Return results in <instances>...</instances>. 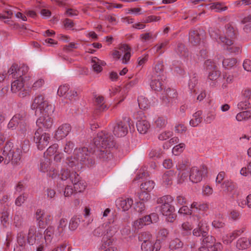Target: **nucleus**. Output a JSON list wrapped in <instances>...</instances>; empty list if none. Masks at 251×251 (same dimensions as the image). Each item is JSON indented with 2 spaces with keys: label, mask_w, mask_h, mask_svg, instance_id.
I'll return each mask as SVG.
<instances>
[{
  "label": "nucleus",
  "mask_w": 251,
  "mask_h": 251,
  "mask_svg": "<svg viewBox=\"0 0 251 251\" xmlns=\"http://www.w3.org/2000/svg\"><path fill=\"white\" fill-rule=\"evenodd\" d=\"M95 163L92 157L89 155L88 149L86 148H76L73 154L67 157L63 168L59 174L60 178L62 180H69L71 182L78 180V175L75 172L82 168L83 165L91 167Z\"/></svg>",
  "instance_id": "f257e3e1"
},
{
  "label": "nucleus",
  "mask_w": 251,
  "mask_h": 251,
  "mask_svg": "<svg viewBox=\"0 0 251 251\" xmlns=\"http://www.w3.org/2000/svg\"><path fill=\"white\" fill-rule=\"evenodd\" d=\"M31 108L35 110L36 114L39 113L42 115L36 121V125L40 128L48 129L52 127L53 120L50 115L53 113L55 108L45 99L44 96L39 95L35 97Z\"/></svg>",
  "instance_id": "f03ea898"
},
{
  "label": "nucleus",
  "mask_w": 251,
  "mask_h": 251,
  "mask_svg": "<svg viewBox=\"0 0 251 251\" xmlns=\"http://www.w3.org/2000/svg\"><path fill=\"white\" fill-rule=\"evenodd\" d=\"M28 149V140L24 141L23 145L20 147L14 146L11 142H7L3 150L0 148V164L3 162L4 164H8L11 162L14 166L19 165L21 159V150L26 152Z\"/></svg>",
  "instance_id": "7ed1b4c3"
},
{
  "label": "nucleus",
  "mask_w": 251,
  "mask_h": 251,
  "mask_svg": "<svg viewBox=\"0 0 251 251\" xmlns=\"http://www.w3.org/2000/svg\"><path fill=\"white\" fill-rule=\"evenodd\" d=\"M94 145L100 152V157L104 159H110L112 157L110 148L114 146L113 137L105 131L98 133L97 137L93 139Z\"/></svg>",
  "instance_id": "20e7f679"
},
{
  "label": "nucleus",
  "mask_w": 251,
  "mask_h": 251,
  "mask_svg": "<svg viewBox=\"0 0 251 251\" xmlns=\"http://www.w3.org/2000/svg\"><path fill=\"white\" fill-rule=\"evenodd\" d=\"M235 34V31L233 27L230 25H227L224 36H219L215 31L210 32L211 37L215 39L218 43H222L223 45L226 46V50L229 52L238 53L240 51V48L239 46L233 45Z\"/></svg>",
  "instance_id": "39448f33"
},
{
  "label": "nucleus",
  "mask_w": 251,
  "mask_h": 251,
  "mask_svg": "<svg viewBox=\"0 0 251 251\" xmlns=\"http://www.w3.org/2000/svg\"><path fill=\"white\" fill-rule=\"evenodd\" d=\"M43 238L42 232L40 230L37 231L35 226H32L28 229L27 236L23 231L18 232L17 236V241L20 246L24 247L26 242L30 245H33Z\"/></svg>",
  "instance_id": "423d86ee"
},
{
  "label": "nucleus",
  "mask_w": 251,
  "mask_h": 251,
  "mask_svg": "<svg viewBox=\"0 0 251 251\" xmlns=\"http://www.w3.org/2000/svg\"><path fill=\"white\" fill-rule=\"evenodd\" d=\"M24 113L15 114L9 121L7 127L14 129L17 128V133L21 137H24L26 133L27 125Z\"/></svg>",
  "instance_id": "0eeeda50"
},
{
  "label": "nucleus",
  "mask_w": 251,
  "mask_h": 251,
  "mask_svg": "<svg viewBox=\"0 0 251 251\" xmlns=\"http://www.w3.org/2000/svg\"><path fill=\"white\" fill-rule=\"evenodd\" d=\"M105 230L104 237L102 238L103 247L106 248L113 243V236L118 230L120 226L119 222L114 217L109 219L108 222L103 224Z\"/></svg>",
  "instance_id": "6e6552de"
},
{
  "label": "nucleus",
  "mask_w": 251,
  "mask_h": 251,
  "mask_svg": "<svg viewBox=\"0 0 251 251\" xmlns=\"http://www.w3.org/2000/svg\"><path fill=\"white\" fill-rule=\"evenodd\" d=\"M173 201V198L170 195L164 196L157 200L158 203L162 204L161 212L163 215H168L174 212V207L170 204Z\"/></svg>",
  "instance_id": "1a4fd4ad"
},
{
  "label": "nucleus",
  "mask_w": 251,
  "mask_h": 251,
  "mask_svg": "<svg viewBox=\"0 0 251 251\" xmlns=\"http://www.w3.org/2000/svg\"><path fill=\"white\" fill-rule=\"evenodd\" d=\"M50 139V135L49 133L42 132L40 129L37 130L34 134V141L40 150H43L47 146Z\"/></svg>",
  "instance_id": "9d476101"
},
{
  "label": "nucleus",
  "mask_w": 251,
  "mask_h": 251,
  "mask_svg": "<svg viewBox=\"0 0 251 251\" xmlns=\"http://www.w3.org/2000/svg\"><path fill=\"white\" fill-rule=\"evenodd\" d=\"M51 158L46 157L41 160L39 169L43 173H46L47 175L52 178H54L57 176V171L51 163Z\"/></svg>",
  "instance_id": "9b49d317"
},
{
  "label": "nucleus",
  "mask_w": 251,
  "mask_h": 251,
  "mask_svg": "<svg viewBox=\"0 0 251 251\" xmlns=\"http://www.w3.org/2000/svg\"><path fill=\"white\" fill-rule=\"evenodd\" d=\"M25 81L23 78H17L11 83V91L12 93H17L20 97L24 98L29 95L28 90L24 88V82Z\"/></svg>",
  "instance_id": "f8f14e48"
},
{
  "label": "nucleus",
  "mask_w": 251,
  "mask_h": 251,
  "mask_svg": "<svg viewBox=\"0 0 251 251\" xmlns=\"http://www.w3.org/2000/svg\"><path fill=\"white\" fill-rule=\"evenodd\" d=\"M35 219L38 222L39 228H43L50 223L52 218L50 214L46 213L44 210L37 209L35 213Z\"/></svg>",
  "instance_id": "ddd939ff"
},
{
  "label": "nucleus",
  "mask_w": 251,
  "mask_h": 251,
  "mask_svg": "<svg viewBox=\"0 0 251 251\" xmlns=\"http://www.w3.org/2000/svg\"><path fill=\"white\" fill-rule=\"evenodd\" d=\"M128 126L127 121L117 122L113 126V133L114 135L118 137L125 136L128 132Z\"/></svg>",
  "instance_id": "4468645a"
},
{
  "label": "nucleus",
  "mask_w": 251,
  "mask_h": 251,
  "mask_svg": "<svg viewBox=\"0 0 251 251\" xmlns=\"http://www.w3.org/2000/svg\"><path fill=\"white\" fill-rule=\"evenodd\" d=\"M203 37L202 31L191 30L189 32V42L192 46H201Z\"/></svg>",
  "instance_id": "2eb2a0df"
},
{
  "label": "nucleus",
  "mask_w": 251,
  "mask_h": 251,
  "mask_svg": "<svg viewBox=\"0 0 251 251\" xmlns=\"http://www.w3.org/2000/svg\"><path fill=\"white\" fill-rule=\"evenodd\" d=\"M177 94L176 91L170 88L167 89L162 97V101L164 104L170 106L176 103Z\"/></svg>",
  "instance_id": "dca6fc26"
},
{
  "label": "nucleus",
  "mask_w": 251,
  "mask_h": 251,
  "mask_svg": "<svg viewBox=\"0 0 251 251\" xmlns=\"http://www.w3.org/2000/svg\"><path fill=\"white\" fill-rule=\"evenodd\" d=\"M205 170L203 167H193L190 172L189 179L193 183H198L202 180Z\"/></svg>",
  "instance_id": "f3484780"
},
{
  "label": "nucleus",
  "mask_w": 251,
  "mask_h": 251,
  "mask_svg": "<svg viewBox=\"0 0 251 251\" xmlns=\"http://www.w3.org/2000/svg\"><path fill=\"white\" fill-rule=\"evenodd\" d=\"M245 230V227L234 230L233 232L223 235L222 242L226 245L230 244L235 238L241 235Z\"/></svg>",
  "instance_id": "a211bd4d"
},
{
  "label": "nucleus",
  "mask_w": 251,
  "mask_h": 251,
  "mask_svg": "<svg viewBox=\"0 0 251 251\" xmlns=\"http://www.w3.org/2000/svg\"><path fill=\"white\" fill-rule=\"evenodd\" d=\"M191 210L194 212V216H196L198 220L201 218V216L198 215L201 212L206 211L208 208V205L205 203L193 202L191 205Z\"/></svg>",
  "instance_id": "6ab92c4d"
},
{
  "label": "nucleus",
  "mask_w": 251,
  "mask_h": 251,
  "mask_svg": "<svg viewBox=\"0 0 251 251\" xmlns=\"http://www.w3.org/2000/svg\"><path fill=\"white\" fill-rule=\"evenodd\" d=\"M71 130V126L69 124H63L59 126L56 130L54 138L57 140H61L67 136Z\"/></svg>",
  "instance_id": "aec40b11"
},
{
  "label": "nucleus",
  "mask_w": 251,
  "mask_h": 251,
  "mask_svg": "<svg viewBox=\"0 0 251 251\" xmlns=\"http://www.w3.org/2000/svg\"><path fill=\"white\" fill-rule=\"evenodd\" d=\"M161 247L159 239H154L151 242H146V243L141 245V249L142 251H158Z\"/></svg>",
  "instance_id": "412c9836"
},
{
  "label": "nucleus",
  "mask_w": 251,
  "mask_h": 251,
  "mask_svg": "<svg viewBox=\"0 0 251 251\" xmlns=\"http://www.w3.org/2000/svg\"><path fill=\"white\" fill-rule=\"evenodd\" d=\"M13 14H15V16L17 18L21 19L23 21H26V16L24 15L22 13L20 12L16 13L11 9H7L4 12V13L0 14V20L4 21V22L6 23L8 21V19L11 18V16Z\"/></svg>",
  "instance_id": "4be33fe9"
},
{
  "label": "nucleus",
  "mask_w": 251,
  "mask_h": 251,
  "mask_svg": "<svg viewBox=\"0 0 251 251\" xmlns=\"http://www.w3.org/2000/svg\"><path fill=\"white\" fill-rule=\"evenodd\" d=\"M136 127L140 133L145 134L150 129L151 124L145 117H141L136 123Z\"/></svg>",
  "instance_id": "5701e85b"
},
{
  "label": "nucleus",
  "mask_w": 251,
  "mask_h": 251,
  "mask_svg": "<svg viewBox=\"0 0 251 251\" xmlns=\"http://www.w3.org/2000/svg\"><path fill=\"white\" fill-rule=\"evenodd\" d=\"M119 50L120 53V55L122 56L123 55L122 62L125 64L127 63L131 56V49L130 47L126 44L121 45L119 48Z\"/></svg>",
  "instance_id": "b1692460"
},
{
  "label": "nucleus",
  "mask_w": 251,
  "mask_h": 251,
  "mask_svg": "<svg viewBox=\"0 0 251 251\" xmlns=\"http://www.w3.org/2000/svg\"><path fill=\"white\" fill-rule=\"evenodd\" d=\"M150 86L151 88L155 91H160L163 88L162 77H157L155 75H151Z\"/></svg>",
  "instance_id": "393cba45"
},
{
  "label": "nucleus",
  "mask_w": 251,
  "mask_h": 251,
  "mask_svg": "<svg viewBox=\"0 0 251 251\" xmlns=\"http://www.w3.org/2000/svg\"><path fill=\"white\" fill-rule=\"evenodd\" d=\"M29 71L28 67L25 65H22L19 67H18V70L16 74H14V76L16 78H23L25 81L28 80L29 78L27 73Z\"/></svg>",
  "instance_id": "a878e982"
},
{
  "label": "nucleus",
  "mask_w": 251,
  "mask_h": 251,
  "mask_svg": "<svg viewBox=\"0 0 251 251\" xmlns=\"http://www.w3.org/2000/svg\"><path fill=\"white\" fill-rule=\"evenodd\" d=\"M91 64L93 70L96 73H99L102 70V67L106 65V63L96 57H93L91 59Z\"/></svg>",
  "instance_id": "bb28decb"
},
{
  "label": "nucleus",
  "mask_w": 251,
  "mask_h": 251,
  "mask_svg": "<svg viewBox=\"0 0 251 251\" xmlns=\"http://www.w3.org/2000/svg\"><path fill=\"white\" fill-rule=\"evenodd\" d=\"M133 204V200L131 199L119 200L117 201V204L119 208H121L123 211L128 210Z\"/></svg>",
  "instance_id": "cd10ccee"
},
{
  "label": "nucleus",
  "mask_w": 251,
  "mask_h": 251,
  "mask_svg": "<svg viewBox=\"0 0 251 251\" xmlns=\"http://www.w3.org/2000/svg\"><path fill=\"white\" fill-rule=\"evenodd\" d=\"M157 33L152 31L146 32L140 35V39L143 43L151 42L156 38Z\"/></svg>",
  "instance_id": "c85d7f7f"
},
{
  "label": "nucleus",
  "mask_w": 251,
  "mask_h": 251,
  "mask_svg": "<svg viewBox=\"0 0 251 251\" xmlns=\"http://www.w3.org/2000/svg\"><path fill=\"white\" fill-rule=\"evenodd\" d=\"M154 239L153 235L148 231L142 232L138 234V240L141 243V245L151 242Z\"/></svg>",
  "instance_id": "c756f323"
},
{
  "label": "nucleus",
  "mask_w": 251,
  "mask_h": 251,
  "mask_svg": "<svg viewBox=\"0 0 251 251\" xmlns=\"http://www.w3.org/2000/svg\"><path fill=\"white\" fill-rule=\"evenodd\" d=\"M150 218L148 216H144L142 218H140L135 221L133 223V226L135 229H140L142 228L144 226L150 225Z\"/></svg>",
  "instance_id": "7c9ffc66"
},
{
  "label": "nucleus",
  "mask_w": 251,
  "mask_h": 251,
  "mask_svg": "<svg viewBox=\"0 0 251 251\" xmlns=\"http://www.w3.org/2000/svg\"><path fill=\"white\" fill-rule=\"evenodd\" d=\"M175 176L174 171H168L166 172L162 176V182L164 185H170L173 183Z\"/></svg>",
  "instance_id": "2f4dec72"
},
{
  "label": "nucleus",
  "mask_w": 251,
  "mask_h": 251,
  "mask_svg": "<svg viewBox=\"0 0 251 251\" xmlns=\"http://www.w3.org/2000/svg\"><path fill=\"white\" fill-rule=\"evenodd\" d=\"M202 111H198L193 114L192 118L190 120L189 124L193 127L197 126L202 121Z\"/></svg>",
  "instance_id": "473e14b6"
},
{
  "label": "nucleus",
  "mask_w": 251,
  "mask_h": 251,
  "mask_svg": "<svg viewBox=\"0 0 251 251\" xmlns=\"http://www.w3.org/2000/svg\"><path fill=\"white\" fill-rule=\"evenodd\" d=\"M251 245V242L246 237H241L236 241V248L239 250L246 249Z\"/></svg>",
  "instance_id": "72a5a7b5"
},
{
  "label": "nucleus",
  "mask_w": 251,
  "mask_h": 251,
  "mask_svg": "<svg viewBox=\"0 0 251 251\" xmlns=\"http://www.w3.org/2000/svg\"><path fill=\"white\" fill-rule=\"evenodd\" d=\"M74 184L75 191L78 192H81L85 190L86 183V182L80 179V177L78 176V180H75L74 179V182H72Z\"/></svg>",
  "instance_id": "f704fd0d"
},
{
  "label": "nucleus",
  "mask_w": 251,
  "mask_h": 251,
  "mask_svg": "<svg viewBox=\"0 0 251 251\" xmlns=\"http://www.w3.org/2000/svg\"><path fill=\"white\" fill-rule=\"evenodd\" d=\"M169 42V40H165L160 44L156 45L149 51L151 53H152L153 52L154 53H159V54H162L164 52L162 49H164L167 46Z\"/></svg>",
  "instance_id": "c9c22d12"
},
{
  "label": "nucleus",
  "mask_w": 251,
  "mask_h": 251,
  "mask_svg": "<svg viewBox=\"0 0 251 251\" xmlns=\"http://www.w3.org/2000/svg\"><path fill=\"white\" fill-rule=\"evenodd\" d=\"M54 233H55V231L52 226H49L45 230L43 239L46 244L51 242Z\"/></svg>",
  "instance_id": "e433bc0d"
},
{
  "label": "nucleus",
  "mask_w": 251,
  "mask_h": 251,
  "mask_svg": "<svg viewBox=\"0 0 251 251\" xmlns=\"http://www.w3.org/2000/svg\"><path fill=\"white\" fill-rule=\"evenodd\" d=\"M67 223L68 221L67 219L64 218L61 219L59 221L57 229L55 231V234L56 235H60L63 233L66 229Z\"/></svg>",
  "instance_id": "4c0bfd02"
},
{
  "label": "nucleus",
  "mask_w": 251,
  "mask_h": 251,
  "mask_svg": "<svg viewBox=\"0 0 251 251\" xmlns=\"http://www.w3.org/2000/svg\"><path fill=\"white\" fill-rule=\"evenodd\" d=\"M163 71V64L162 61H159L154 67V72L152 75H155L157 77H162V75Z\"/></svg>",
  "instance_id": "58836bf2"
},
{
  "label": "nucleus",
  "mask_w": 251,
  "mask_h": 251,
  "mask_svg": "<svg viewBox=\"0 0 251 251\" xmlns=\"http://www.w3.org/2000/svg\"><path fill=\"white\" fill-rule=\"evenodd\" d=\"M58 146L57 144H54L50 146L44 153V157H49L52 159L51 156H54L57 152Z\"/></svg>",
  "instance_id": "ea45409f"
},
{
  "label": "nucleus",
  "mask_w": 251,
  "mask_h": 251,
  "mask_svg": "<svg viewBox=\"0 0 251 251\" xmlns=\"http://www.w3.org/2000/svg\"><path fill=\"white\" fill-rule=\"evenodd\" d=\"M251 118V111H244L238 113L236 119L238 121H247Z\"/></svg>",
  "instance_id": "a19ab883"
},
{
  "label": "nucleus",
  "mask_w": 251,
  "mask_h": 251,
  "mask_svg": "<svg viewBox=\"0 0 251 251\" xmlns=\"http://www.w3.org/2000/svg\"><path fill=\"white\" fill-rule=\"evenodd\" d=\"M178 172L189 170V163L186 159L179 160L176 165Z\"/></svg>",
  "instance_id": "79ce46f5"
},
{
  "label": "nucleus",
  "mask_w": 251,
  "mask_h": 251,
  "mask_svg": "<svg viewBox=\"0 0 251 251\" xmlns=\"http://www.w3.org/2000/svg\"><path fill=\"white\" fill-rule=\"evenodd\" d=\"M95 103L97 108L100 111H104L107 109L106 105L105 104L104 98L102 96H98L96 97Z\"/></svg>",
  "instance_id": "37998d69"
},
{
  "label": "nucleus",
  "mask_w": 251,
  "mask_h": 251,
  "mask_svg": "<svg viewBox=\"0 0 251 251\" xmlns=\"http://www.w3.org/2000/svg\"><path fill=\"white\" fill-rule=\"evenodd\" d=\"M110 95L111 97L116 95L118 93L120 94V95L122 96V98L120 100L119 103L121 102L124 100L125 98V94L126 93V91L125 90H122L120 87H116L114 88H112V89L110 90Z\"/></svg>",
  "instance_id": "c03bdc74"
},
{
  "label": "nucleus",
  "mask_w": 251,
  "mask_h": 251,
  "mask_svg": "<svg viewBox=\"0 0 251 251\" xmlns=\"http://www.w3.org/2000/svg\"><path fill=\"white\" fill-rule=\"evenodd\" d=\"M222 187L224 191L231 192L236 189V185L233 182L227 180L223 183Z\"/></svg>",
  "instance_id": "a18cd8bd"
},
{
  "label": "nucleus",
  "mask_w": 251,
  "mask_h": 251,
  "mask_svg": "<svg viewBox=\"0 0 251 251\" xmlns=\"http://www.w3.org/2000/svg\"><path fill=\"white\" fill-rule=\"evenodd\" d=\"M154 187V182L152 180H149L143 183L141 185L142 191L147 192H151Z\"/></svg>",
  "instance_id": "49530a36"
},
{
  "label": "nucleus",
  "mask_w": 251,
  "mask_h": 251,
  "mask_svg": "<svg viewBox=\"0 0 251 251\" xmlns=\"http://www.w3.org/2000/svg\"><path fill=\"white\" fill-rule=\"evenodd\" d=\"M176 52L181 57H185L188 55V51L182 43H179L177 44Z\"/></svg>",
  "instance_id": "de8ad7c7"
},
{
  "label": "nucleus",
  "mask_w": 251,
  "mask_h": 251,
  "mask_svg": "<svg viewBox=\"0 0 251 251\" xmlns=\"http://www.w3.org/2000/svg\"><path fill=\"white\" fill-rule=\"evenodd\" d=\"M80 218L79 216H74L71 219L69 224V228L71 230H75L78 226L80 222Z\"/></svg>",
  "instance_id": "09e8293b"
},
{
  "label": "nucleus",
  "mask_w": 251,
  "mask_h": 251,
  "mask_svg": "<svg viewBox=\"0 0 251 251\" xmlns=\"http://www.w3.org/2000/svg\"><path fill=\"white\" fill-rule=\"evenodd\" d=\"M210 8L212 10H215L216 12H221L227 10V7L225 6L223 3L215 2L210 5Z\"/></svg>",
  "instance_id": "8fccbe9b"
},
{
  "label": "nucleus",
  "mask_w": 251,
  "mask_h": 251,
  "mask_svg": "<svg viewBox=\"0 0 251 251\" xmlns=\"http://www.w3.org/2000/svg\"><path fill=\"white\" fill-rule=\"evenodd\" d=\"M138 105L140 109H147L149 106V102L147 99L143 96H140L138 99Z\"/></svg>",
  "instance_id": "3c124183"
},
{
  "label": "nucleus",
  "mask_w": 251,
  "mask_h": 251,
  "mask_svg": "<svg viewBox=\"0 0 251 251\" xmlns=\"http://www.w3.org/2000/svg\"><path fill=\"white\" fill-rule=\"evenodd\" d=\"M190 175L189 170L178 172V182L182 183L188 179V176Z\"/></svg>",
  "instance_id": "603ef678"
},
{
  "label": "nucleus",
  "mask_w": 251,
  "mask_h": 251,
  "mask_svg": "<svg viewBox=\"0 0 251 251\" xmlns=\"http://www.w3.org/2000/svg\"><path fill=\"white\" fill-rule=\"evenodd\" d=\"M163 151L162 150L158 147L152 149L149 152V155L150 158H159L161 156Z\"/></svg>",
  "instance_id": "864d4df0"
},
{
  "label": "nucleus",
  "mask_w": 251,
  "mask_h": 251,
  "mask_svg": "<svg viewBox=\"0 0 251 251\" xmlns=\"http://www.w3.org/2000/svg\"><path fill=\"white\" fill-rule=\"evenodd\" d=\"M202 244L203 245H206L208 247H212V245L215 243L216 241L215 238L211 235H207L205 236L202 237Z\"/></svg>",
  "instance_id": "5fc2aeb1"
},
{
  "label": "nucleus",
  "mask_w": 251,
  "mask_h": 251,
  "mask_svg": "<svg viewBox=\"0 0 251 251\" xmlns=\"http://www.w3.org/2000/svg\"><path fill=\"white\" fill-rule=\"evenodd\" d=\"M237 63L235 58H227L223 61V65L226 68H230L233 67Z\"/></svg>",
  "instance_id": "6e6d98bb"
},
{
  "label": "nucleus",
  "mask_w": 251,
  "mask_h": 251,
  "mask_svg": "<svg viewBox=\"0 0 251 251\" xmlns=\"http://www.w3.org/2000/svg\"><path fill=\"white\" fill-rule=\"evenodd\" d=\"M198 227L200 230L202 232V236L204 237L207 234V232L209 230L207 224L205 221H201L198 225Z\"/></svg>",
  "instance_id": "4d7b16f0"
},
{
  "label": "nucleus",
  "mask_w": 251,
  "mask_h": 251,
  "mask_svg": "<svg viewBox=\"0 0 251 251\" xmlns=\"http://www.w3.org/2000/svg\"><path fill=\"white\" fill-rule=\"evenodd\" d=\"M181 229L182 230V234L185 236L190 233V231L192 229L191 225L188 222H185L181 225Z\"/></svg>",
  "instance_id": "13d9d810"
},
{
  "label": "nucleus",
  "mask_w": 251,
  "mask_h": 251,
  "mask_svg": "<svg viewBox=\"0 0 251 251\" xmlns=\"http://www.w3.org/2000/svg\"><path fill=\"white\" fill-rule=\"evenodd\" d=\"M168 233L169 232L167 229L163 228L159 230L157 234L156 239H159L160 245H161V241L165 240L167 238Z\"/></svg>",
  "instance_id": "bf43d9fd"
},
{
  "label": "nucleus",
  "mask_w": 251,
  "mask_h": 251,
  "mask_svg": "<svg viewBox=\"0 0 251 251\" xmlns=\"http://www.w3.org/2000/svg\"><path fill=\"white\" fill-rule=\"evenodd\" d=\"M216 114L214 111L208 112L204 118V121L206 124L211 123L216 118Z\"/></svg>",
  "instance_id": "052dcab7"
},
{
  "label": "nucleus",
  "mask_w": 251,
  "mask_h": 251,
  "mask_svg": "<svg viewBox=\"0 0 251 251\" xmlns=\"http://www.w3.org/2000/svg\"><path fill=\"white\" fill-rule=\"evenodd\" d=\"M45 84V80L43 78H39L34 81L31 88L33 90H36L42 87Z\"/></svg>",
  "instance_id": "680f3d73"
},
{
  "label": "nucleus",
  "mask_w": 251,
  "mask_h": 251,
  "mask_svg": "<svg viewBox=\"0 0 251 251\" xmlns=\"http://www.w3.org/2000/svg\"><path fill=\"white\" fill-rule=\"evenodd\" d=\"M167 122V118L164 117H159L154 121L155 125L159 128L165 126Z\"/></svg>",
  "instance_id": "e2e57ef3"
},
{
  "label": "nucleus",
  "mask_w": 251,
  "mask_h": 251,
  "mask_svg": "<svg viewBox=\"0 0 251 251\" xmlns=\"http://www.w3.org/2000/svg\"><path fill=\"white\" fill-rule=\"evenodd\" d=\"M243 24H246L244 27V30L247 31V30L251 28V13L245 17L241 21Z\"/></svg>",
  "instance_id": "0e129e2a"
},
{
  "label": "nucleus",
  "mask_w": 251,
  "mask_h": 251,
  "mask_svg": "<svg viewBox=\"0 0 251 251\" xmlns=\"http://www.w3.org/2000/svg\"><path fill=\"white\" fill-rule=\"evenodd\" d=\"M182 242L178 238H176L171 241L170 244V248L171 249H177L182 247Z\"/></svg>",
  "instance_id": "69168bd1"
},
{
  "label": "nucleus",
  "mask_w": 251,
  "mask_h": 251,
  "mask_svg": "<svg viewBox=\"0 0 251 251\" xmlns=\"http://www.w3.org/2000/svg\"><path fill=\"white\" fill-rule=\"evenodd\" d=\"M75 147V144L71 141H66L64 145L63 150L65 152L70 153Z\"/></svg>",
  "instance_id": "338daca9"
},
{
  "label": "nucleus",
  "mask_w": 251,
  "mask_h": 251,
  "mask_svg": "<svg viewBox=\"0 0 251 251\" xmlns=\"http://www.w3.org/2000/svg\"><path fill=\"white\" fill-rule=\"evenodd\" d=\"M240 174L245 176L251 174V162H249L247 166L241 169Z\"/></svg>",
  "instance_id": "774afa93"
}]
</instances>
